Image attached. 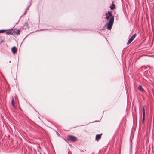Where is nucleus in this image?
<instances>
[{"label":"nucleus","mask_w":154,"mask_h":154,"mask_svg":"<svg viewBox=\"0 0 154 154\" xmlns=\"http://www.w3.org/2000/svg\"><path fill=\"white\" fill-rule=\"evenodd\" d=\"M114 20V17L112 16L109 21L108 23L106 22V24H105V26H107V29L108 30H110L113 25Z\"/></svg>","instance_id":"f257e3e1"},{"label":"nucleus","mask_w":154,"mask_h":154,"mask_svg":"<svg viewBox=\"0 0 154 154\" xmlns=\"http://www.w3.org/2000/svg\"><path fill=\"white\" fill-rule=\"evenodd\" d=\"M77 138L76 137L71 135H69L66 139H65L66 141H70L72 142H75L77 140Z\"/></svg>","instance_id":"f03ea898"},{"label":"nucleus","mask_w":154,"mask_h":154,"mask_svg":"<svg viewBox=\"0 0 154 154\" xmlns=\"http://www.w3.org/2000/svg\"><path fill=\"white\" fill-rule=\"evenodd\" d=\"M137 35L136 34H134L129 39L128 41L127 42V44L128 45L130 44L132 41L134 39L136 36Z\"/></svg>","instance_id":"7ed1b4c3"},{"label":"nucleus","mask_w":154,"mask_h":154,"mask_svg":"<svg viewBox=\"0 0 154 154\" xmlns=\"http://www.w3.org/2000/svg\"><path fill=\"white\" fill-rule=\"evenodd\" d=\"M8 30V31L6 32V34L7 35H11L13 36L15 35V33L13 31V28L9 30Z\"/></svg>","instance_id":"20e7f679"},{"label":"nucleus","mask_w":154,"mask_h":154,"mask_svg":"<svg viewBox=\"0 0 154 154\" xmlns=\"http://www.w3.org/2000/svg\"><path fill=\"white\" fill-rule=\"evenodd\" d=\"M145 109H144V107H143V119H142L143 124H144V122L145 120Z\"/></svg>","instance_id":"39448f33"},{"label":"nucleus","mask_w":154,"mask_h":154,"mask_svg":"<svg viewBox=\"0 0 154 154\" xmlns=\"http://www.w3.org/2000/svg\"><path fill=\"white\" fill-rule=\"evenodd\" d=\"M11 50L12 53L14 54H15L17 52V48L15 46L11 48Z\"/></svg>","instance_id":"423d86ee"},{"label":"nucleus","mask_w":154,"mask_h":154,"mask_svg":"<svg viewBox=\"0 0 154 154\" xmlns=\"http://www.w3.org/2000/svg\"><path fill=\"white\" fill-rule=\"evenodd\" d=\"M29 28V25L26 22L24 23L23 25V29H27Z\"/></svg>","instance_id":"0eeeda50"},{"label":"nucleus","mask_w":154,"mask_h":154,"mask_svg":"<svg viewBox=\"0 0 154 154\" xmlns=\"http://www.w3.org/2000/svg\"><path fill=\"white\" fill-rule=\"evenodd\" d=\"M102 135V134H97L96 136V140H99L101 138Z\"/></svg>","instance_id":"6e6552de"},{"label":"nucleus","mask_w":154,"mask_h":154,"mask_svg":"<svg viewBox=\"0 0 154 154\" xmlns=\"http://www.w3.org/2000/svg\"><path fill=\"white\" fill-rule=\"evenodd\" d=\"M115 8V5L113 3H112L111 5L110 6V8L111 10H113Z\"/></svg>","instance_id":"1a4fd4ad"},{"label":"nucleus","mask_w":154,"mask_h":154,"mask_svg":"<svg viewBox=\"0 0 154 154\" xmlns=\"http://www.w3.org/2000/svg\"><path fill=\"white\" fill-rule=\"evenodd\" d=\"M138 89L139 90L141 91H144V90L142 86L141 85H139Z\"/></svg>","instance_id":"9d476101"},{"label":"nucleus","mask_w":154,"mask_h":154,"mask_svg":"<svg viewBox=\"0 0 154 154\" xmlns=\"http://www.w3.org/2000/svg\"><path fill=\"white\" fill-rule=\"evenodd\" d=\"M20 29H18L15 34V35H18L20 34Z\"/></svg>","instance_id":"9b49d317"},{"label":"nucleus","mask_w":154,"mask_h":154,"mask_svg":"<svg viewBox=\"0 0 154 154\" xmlns=\"http://www.w3.org/2000/svg\"><path fill=\"white\" fill-rule=\"evenodd\" d=\"M11 104L13 106V107L15 108V105L14 103V99L13 98L11 100Z\"/></svg>","instance_id":"f8f14e48"},{"label":"nucleus","mask_w":154,"mask_h":154,"mask_svg":"<svg viewBox=\"0 0 154 154\" xmlns=\"http://www.w3.org/2000/svg\"><path fill=\"white\" fill-rule=\"evenodd\" d=\"M108 15L110 17L112 16V12H110L109 11H108Z\"/></svg>","instance_id":"ddd939ff"},{"label":"nucleus","mask_w":154,"mask_h":154,"mask_svg":"<svg viewBox=\"0 0 154 154\" xmlns=\"http://www.w3.org/2000/svg\"><path fill=\"white\" fill-rule=\"evenodd\" d=\"M6 30L5 29L0 30V33H3Z\"/></svg>","instance_id":"4468645a"},{"label":"nucleus","mask_w":154,"mask_h":154,"mask_svg":"<svg viewBox=\"0 0 154 154\" xmlns=\"http://www.w3.org/2000/svg\"><path fill=\"white\" fill-rule=\"evenodd\" d=\"M3 40L2 39V38L0 36V44L3 42Z\"/></svg>","instance_id":"2eb2a0df"},{"label":"nucleus","mask_w":154,"mask_h":154,"mask_svg":"<svg viewBox=\"0 0 154 154\" xmlns=\"http://www.w3.org/2000/svg\"><path fill=\"white\" fill-rule=\"evenodd\" d=\"M109 17H110V16H109L108 15H107V16H106V18L107 19H108L109 18Z\"/></svg>","instance_id":"dca6fc26"},{"label":"nucleus","mask_w":154,"mask_h":154,"mask_svg":"<svg viewBox=\"0 0 154 154\" xmlns=\"http://www.w3.org/2000/svg\"><path fill=\"white\" fill-rule=\"evenodd\" d=\"M48 29H40V30H38V31H43V30H48Z\"/></svg>","instance_id":"f3484780"},{"label":"nucleus","mask_w":154,"mask_h":154,"mask_svg":"<svg viewBox=\"0 0 154 154\" xmlns=\"http://www.w3.org/2000/svg\"><path fill=\"white\" fill-rule=\"evenodd\" d=\"M26 12H27V11L26 10L25 11L24 13H23V14L25 15L26 14Z\"/></svg>","instance_id":"a211bd4d"},{"label":"nucleus","mask_w":154,"mask_h":154,"mask_svg":"<svg viewBox=\"0 0 154 154\" xmlns=\"http://www.w3.org/2000/svg\"><path fill=\"white\" fill-rule=\"evenodd\" d=\"M29 6L27 7V8H26V10H28V9H29Z\"/></svg>","instance_id":"6ab92c4d"},{"label":"nucleus","mask_w":154,"mask_h":154,"mask_svg":"<svg viewBox=\"0 0 154 154\" xmlns=\"http://www.w3.org/2000/svg\"><path fill=\"white\" fill-rule=\"evenodd\" d=\"M105 15L106 16H107V15H108V12L107 13H105Z\"/></svg>","instance_id":"aec40b11"},{"label":"nucleus","mask_w":154,"mask_h":154,"mask_svg":"<svg viewBox=\"0 0 154 154\" xmlns=\"http://www.w3.org/2000/svg\"><path fill=\"white\" fill-rule=\"evenodd\" d=\"M57 135L58 136H60V134L58 133L57 132Z\"/></svg>","instance_id":"412c9836"},{"label":"nucleus","mask_w":154,"mask_h":154,"mask_svg":"<svg viewBox=\"0 0 154 154\" xmlns=\"http://www.w3.org/2000/svg\"><path fill=\"white\" fill-rule=\"evenodd\" d=\"M29 35V34H28L24 38L23 40Z\"/></svg>","instance_id":"4be33fe9"},{"label":"nucleus","mask_w":154,"mask_h":154,"mask_svg":"<svg viewBox=\"0 0 154 154\" xmlns=\"http://www.w3.org/2000/svg\"><path fill=\"white\" fill-rule=\"evenodd\" d=\"M18 21L17 22V23H16V24H18Z\"/></svg>","instance_id":"5701e85b"},{"label":"nucleus","mask_w":154,"mask_h":154,"mask_svg":"<svg viewBox=\"0 0 154 154\" xmlns=\"http://www.w3.org/2000/svg\"><path fill=\"white\" fill-rule=\"evenodd\" d=\"M85 151V150H82V152H84V151Z\"/></svg>","instance_id":"b1692460"},{"label":"nucleus","mask_w":154,"mask_h":154,"mask_svg":"<svg viewBox=\"0 0 154 154\" xmlns=\"http://www.w3.org/2000/svg\"><path fill=\"white\" fill-rule=\"evenodd\" d=\"M78 31H79V30H81V29H79V30H77Z\"/></svg>","instance_id":"393cba45"},{"label":"nucleus","mask_w":154,"mask_h":154,"mask_svg":"<svg viewBox=\"0 0 154 154\" xmlns=\"http://www.w3.org/2000/svg\"><path fill=\"white\" fill-rule=\"evenodd\" d=\"M9 62L10 63H11V61H9Z\"/></svg>","instance_id":"a878e982"},{"label":"nucleus","mask_w":154,"mask_h":154,"mask_svg":"<svg viewBox=\"0 0 154 154\" xmlns=\"http://www.w3.org/2000/svg\"><path fill=\"white\" fill-rule=\"evenodd\" d=\"M119 154H120V153H119Z\"/></svg>","instance_id":"bb28decb"}]
</instances>
